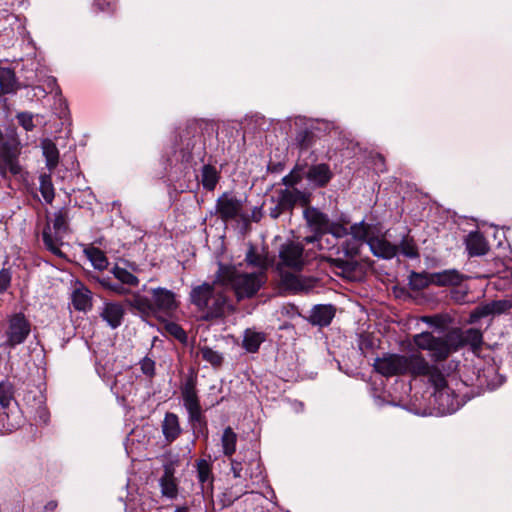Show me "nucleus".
I'll use <instances>...</instances> for the list:
<instances>
[{
    "label": "nucleus",
    "mask_w": 512,
    "mask_h": 512,
    "mask_svg": "<svg viewBox=\"0 0 512 512\" xmlns=\"http://www.w3.org/2000/svg\"><path fill=\"white\" fill-rule=\"evenodd\" d=\"M189 303L198 318L205 322H218L234 313L235 306L220 278L191 287Z\"/></svg>",
    "instance_id": "f257e3e1"
},
{
    "label": "nucleus",
    "mask_w": 512,
    "mask_h": 512,
    "mask_svg": "<svg viewBox=\"0 0 512 512\" xmlns=\"http://www.w3.org/2000/svg\"><path fill=\"white\" fill-rule=\"evenodd\" d=\"M373 367L377 373L385 377L408 374L413 378L426 375L428 369L432 368L431 363L421 353H385L375 359Z\"/></svg>",
    "instance_id": "f03ea898"
},
{
    "label": "nucleus",
    "mask_w": 512,
    "mask_h": 512,
    "mask_svg": "<svg viewBox=\"0 0 512 512\" xmlns=\"http://www.w3.org/2000/svg\"><path fill=\"white\" fill-rule=\"evenodd\" d=\"M302 180L301 168L296 165L289 174L282 178V184L287 188L279 189L271 197L274 206L269 208V216L278 219L285 213L292 214L296 204L307 206L311 202V194L295 188Z\"/></svg>",
    "instance_id": "7ed1b4c3"
},
{
    "label": "nucleus",
    "mask_w": 512,
    "mask_h": 512,
    "mask_svg": "<svg viewBox=\"0 0 512 512\" xmlns=\"http://www.w3.org/2000/svg\"><path fill=\"white\" fill-rule=\"evenodd\" d=\"M128 303L142 317L169 315L178 308L176 294L164 287L150 288L146 295L135 293Z\"/></svg>",
    "instance_id": "20e7f679"
},
{
    "label": "nucleus",
    "mask_w": 512,
    "mask_h": 512,
    "mask_svg": "<svg viewBox=\"0 0 512 512\" xmlns=\"http://www.w3.org/2000/svg\"><path fill=\"white\" fill-rule=\"evenodd\" d=\"M218 278L233 290L237 301L254 297L267 280L264 272L243 273L234 266L225 265L219 266Z\"/></svg>",
    "instance_id": "39448f33"
},
{
    "label": "nucleus",
    "mask_w": 512,
    "mask_h": 512,
    "mask_svg": "<svg viewBox=\"0 0 512 512\" xmlns=\"http://www.w3.org/2000/svg\"><path fill=\"white\" fill-rule=\"evenodd\" d=\"M209 129L213 130L212 125L203 120L188 121L185 128L180 133V153L182 161L190 163L194 159L204 161L206 156V140L204 133Z\"/></svg>",
    "instance_id": "423d86ee"
},
{
    "label": "nucleus",
    "mask_w": 512,
    "mask_h": 512,
    "mask_svg": "<svg viewBox=\"0 0 512 512\" xmlns=\"http://www.w3.org/2000/svg\"><path fill=\"white\" fill-rule=\"evenodd\" d=\"M430 369L423 377L428 378V382L434 388L432 395L433 402L441 414H451L460 407L459 398L448 387L447 380L436 364H431Z\"/></svg>",
    "instance_id": "0eeeda50"
},
{
    "label": "nucleus",
    "mask_w": 512,
    "mask_h": 512,
    "mask_svg": "<svg viewBox=\"0 0 512 512\" xmlns=\"http://www.w3.org/2000/svg\"><path fill=\"white\" fill-rule=\"evenodd\" d=\"M183 406L188 414V422L195 433L208 436V423L200 404L196 380L189 378L181 387Z\"/></svg>",
    "instance_id": "6e6552de"
},
{
    "label": "nucleus",
    "mask_w": 512,
    "mask_h": 512,
    "mask_svg": "<svg viewBox=\"0 0 512 512\" xmlns=\"http://www.w3.org/2000/svg\"><path fill=\"white\" fill-rule=\"evenodd\" d=\"M69 213L67 208H61L48 219L42 231V240L45 248L59 258H65L61 250L64 235L69 229Z\"/></svg>",
    "instance_id": "1a4fd4ad"
},
{
    "label": "nucleus",
    "mask_w": 512,
    "mask_h": 512,
    "mask_svg": "<svg viewBox=\"0 0 512 512\" xmlns=\"http://www.w3.org/2000/svg\"><path fill=\"white\" fill-rule=\"evenodd\" d=\"M310 244L301 241H288L281 245L279 249V262L277 268H290L294 271H301L305 265L316 258L314 248H306Z\"/></svg>",
    "instance_id": "9d476101"
},
{
    "label": "nucleus",
    "mask_w": 512,
    "mask_h": 512,
    "mask_svg": "<svg viewBox=\"0 0 512 512\" xmlns=\"http://www.w3.org/2000/svg\"><path fill=\"white\" fill-rule=\"evenodd\" d=\"M450 330L442 337L435 336L432 332L424 331L413 336V343L419 349L428 351L430 359L434 363L443 362L456 352L454 343L449 339Z\"/></svg>",
    "instance_id": "9b49d317"
},
{
    "label": "nucleus",
    "mask_w": 512,
    "mask_h": 512,
    "mask_svg": "<svg viewBox=\"0 0 512 512\" xmlns=\"http://www.w3.org/2000/svg\"><path fill=\"white\" fill-rule=\"evenodd\" d=\"M31 333V322L24 313L18 312L9 315L5 330L4 346L10 349L23 344Z\"/></svg>",
    "instance_id": "f8f14e48"
},
{
    "label": "nucleus",
    "mask_w": 512,
    "mask_h": 512,
    "mask_svg": "<svg viewBox=\"0 0 512 512\" xmlns=\"http://www.w3.org/2000/svg\"><path fill=\"white\" fill-rule=\"evenodd\" d=\"M303 217L312 235L303 238L304 243L310 244L317 240V236L327 234V228L330 218L316 207L304 206Z\"/></svg>",
    "instance_id": "ddd939ff"
},
{
    "label": "nucleus",
    "mask_w": 512,
    "mask_h": 512,
    "mask_svg": "<svg viewBox=\"0 0 512 512\" xmlns=\"http://www.w3.org/2000/svg\"><path fill=\"white\" fill-rule=\"evenodd\" d=\"M450 341L454 343L455 350L458 351L463 347H469L474 353L481 350L483 345V334L480 329L453 328L450 330Z\"/></svg>",
    "instance_id": "4468645a"
},
{
    "label": "nucleus",
    "mask_w": 512,
    "mask_h": 512,
    "mask_svg": "<svg viewBox=\"0 0 512 512\" xmlns=\"http://www.w3.org/2000/svg\"><path fill=\"white\" fill-rule=\"evenodd\" d=\"M243 203L231 193L225 192L216 200V213L224 221L228 222L240 216Z\"/></svg>",
    "instance_id": "2eb2a0df"
},
{
    "label": "nucleus",
    "mask_w": 512,
    "mask_h": 512,
    "mask_svg": "<svg viewBox=\"0 0 512 512\" xmlns=\"http://www.w3.org/2000/svg\"><path fill=\"white\" fill-rule=\"evenodd\" d=\"M194 467L201 493L203 496H212L215 480L213 462L210 459L200 458L195 461Z\"/></svg>",
    "instance_id": "dca6fc26"
},
{
    "label": "nucleus",
    "mask_w": 512,
    "mask_h": 512,
    "mask_svg": "<svg viewBox=\"0 0 512 512\" xmlns=\"http://www.w3.org/2000/svg\"><path fill=\"white\" fill-rule=\"evenodd\" d=\"M512 315V299L493 300L477 306L471 313L473 320L487 316Z\"/></svg>",
    "instance_id": "f3484780"
},
{
    "label": "nucleus",
    "mask_w": 512,
    "mask_h": 512,
    "mask_svg": "<svg viewBox=\"0 0 512 512\" xmlns=\"http://www.w3.org/2000/svg\"><path fill=\"white\" fill-rule=\"evenodd\" d=\"M124 316L125 308L120 302H104L100 310V317L112 329L122 325Z\"/></svg>",
    "instance_id": "a211bd4d"
},
{
    "label": "nucleus",
    "mask_w": 512,
    "mask_h": 512,
    "mask_svg": "<svg viewBox=\"0 0 512 512\" xmlns=\"http://www.w3.org/2000/svg\"><path fill=\"white\" fill-rule=\"evenodd\" d=\"M333 178V172L326 163L311 165L306 172V179L316 188H323Z\"/></svg>",
    "instance_id": "6ab92c4d"
},
{
    "label": "nucleus",
    "mask_w": 512,
    "mask_h": 512,
    "mask_svg": "<svg viewBox=\"0 0 512 512\" xmlns=\"http://www.w3.org/2000/svg\"><path fill=\"white\" fill-rule=\"evenodd\" d=\"M161 494L169 499L178 496V480L175 477V468L172 464H165L163 475L159 479Z\"/></svg>",
    "instance_id": "aec40b11"
},
{
    "label": "nucleus",
    "mask_w": 512,
    "mask_h": 512,
    "mask_svg": "<svg viewBox=\"0 0 512 512\" xmlns=\"http://www.w3.org/2000/svg\"><path fill=\"white\" fill-rule=\"evenodd\" d=\"M368 245L373 255L379 258L392 259L398 254V246L385 238H369Z\"/></svg>",
    "instance_id": "412c9836"
},
{
    "label": "nucleus",
    "mask_w": 512,
    "mask_h": 512,
    "mask_svg": "<svg viewBox=\"0 0 512 512\" xmlns=\"http://www.w3.org/2000/svg\"><path fill=\"white\" fill-rule=\"evenodd\" d=\"M465 246L470 257L483 256L489 251V244L479 231H472L466 236Z\"/></svg>",
    "instance_id": "4be33fe9"
},
{
    "label": "nucleus",
    "mask_w": 512,
    "mask_h": 512,
    "mask_svg": "<svg viewBox=\"0 0 512 512\" xmlns=\"http://www.w3.org/2000/svg\"><path fill=\"white\" fill-rule=\"evenodd\" d=\"M309 280L290 272H282L280 276V286L284 290L298 293L307 291L312 286L308 284Z\"/></svg>",
    "instance_id": "5701e85b"
},
{
    "label": "nucleus",
    "mask_w": 512,
    "mask_h": 512,
    "mask_svg": "<svg viewBox=\"0 0 512 512\" xmlns=\"http://www.w3.org/2000/svg\"><path fill=\"white\" fill-rule=\"evenodd\" d=\"M334 316L335 309L332 305H316L310 312L309 322L315 326L325 327L331 323Z\"/></svg>",
    "instance_id": "b1692460"
},
{
    "label": "nucleus",
    "mask_w": 512,
    "mask_h": 512,
    "mask_svg": "<svg viewBox=\"0 0 512 512\" xmlns=\"http://www.w3.org/2000/svg\"><path fill=\"white\" fill-rule=\"evenodd\" d=\"M181 432L179 417L175 413L167 412L162 422V433L165 440L172 443L180 436Z\"/></svg>",
    "instance_id": "393cba45"
},
{
    "label": "nucleus",
    "mask_w": 512,
    "mask_h": 512,
    "mask_svg": "<svg viewBox=\"0 0 512 512\" xmlns=\"http://www.w3.org/2000/svg\"><path fill=\"white\" fill-rule=\"evenodd\" d=\"M245 262L252 267L258 268V272H264L269 267V259L264 252H259L253 244L248 245L247 252L245 254Z\"/></svg>",
    "instance_id": "a878e982"
},
{
    "label": "nucleus",
    "mask_w": 512,
    "mask_h": 512,
    "mask_svg": "<svg viewBox=\"0 0 512 512\" xmlns=\"http://www.w3.org/2000/svg\"><path fill=\"white\" fill-rule=\"evenodd\" d=\"M220 171L211 164H204L200 171V182L207 191H214L219 180Z\"/></svg>",
    "instance_id": "bb28decb"
},
{
    "label": "nucleus",
    "mask_w": 512,
    "mask_h": 512,
    "mask_svg": "<svg viewBox=\"0 0 512 512\" xmlns=\"http://www.w3.org/2000/svg\"><path fill=\"white\" fill-rule=\"evenodd\" d=\"M337 239L332 235L329 237L327 234L317 236V240L310 242V248H314L316 253L318 251H329L332 255L339 256L341 249L337 244Z\"/></svg>",
    "instance_id": "cd10ccee"
},
{
    "label": "nucleus",
    "mask_w": 512,
    "mask_h": 512,
    "mask_svg": "<svg viewBox=\"0 0 512 512\" xmlns=\"http://www.w3.org/2000/svg\"><path fill=\"white\" fill-rule=\"evenodd\" d=\"M0 89L3 94L15 93L19 89L15 73L9 67H0Z\"/></svg>",
    "instance_id": "c85d7f7f"
},
{
    "label": "nucleus",
    "mask_w": 512,
    "mask_h": 512,
    "mask_svg": "<svg viewBox=\"0 0 512 512\" xmlns=\"http://www.w3.org/2000/svg\"><path fill=\"white\" fill-rule=\"evenodd\" d=\"M72 303L77 311H87L92 308V293L86 287H80L74 290L72 294Z\"/></svg>",
    "instance_id": "c756f323"
},
{
    "label": "nucleus",
    "mask_w": 512,
    "mask_h": 512,
    "mask_svg": "<svg viewBox=\"0 0 512 512\" xmlns=\"http://www.w3.org/2000/svg\"><path fill=\"white\" fill-rule=\"evenodd\" d=\"M41 148L46 160V167L53 171L59 163V151L56 144L50 139H44L41 142Z\"/></svg>",
    "instance_id": "7c9ffc66"
},
{
    "label": "nucleus",
    "mask_w": 512,
    "mask_h": 512,
    "mask_svg": "<svg viewBox=\"0 0 512 512\" xmlns=\"http://www.w3.org/2000/svg\"><path fill=\"white\" fill-rule=\"evenodd\" d=\"M431 281L438 286L459 285L462 282V275L456 270H444L432 273Z\"/></svg>",
    "instance_id": "2f4dec72"
},
{
    "label": "nucleus",
    "mask_w": 512,
    "mask_h": 512,
    "mask_svg": "<svg viewBox=\"0 0 512 512\" xmlns=\"http://www.w3.org/2000/svg\"><path fill=\"white\" fill-rule=\"evenodd\" d=\"M237 439L238 435L230 426L223 430L221 436L222 452L228 458H231L236 452Z\"/></svg>",
    "instance_id": "473e14b6"
},
{
    "label": "nucleus",
    "mask_w": 512,
    "mask_h": 512,
    "mask_svg": "<svg viewBox=\"0 0 512 512\" xmlns=\"http://www.w3.org/2000/svg\"><path fill=\"white\" fill-rule=\"evenodd\" d=\"M84 254L95 269L104 270L107 268L108 259L101 249L94 246H88L84 248Z\"/></svg>",
    "instance_id": "72a5a7b5"
},
{
    "label": "nucleus",
    "mask_w": 512,
    "mask_h": 512,
    "mask_svg": "<svg viewBox=\"0 0 512 512\" xmlns=\"http://www.w3.org/2000/svg\"><path fill=\"white\" fill-rule=\"evenodd\" d=\"M265 340V335L260 332L246 330L243 337V348L249 353H255L259 350L260 345Z\"/></svg>",
    "instance_id": "f704fd0d"
},
{
    "label": "nucleus",
    "mask_w": 512,
    "mask_h": 512,
    "mask_svg": "<svg viewBox=\"0 0 512 512\" xmlns=\"http://www.w3.org/2000/svg\"><path fill=\"white\" fill-rule=\"evenodd\" d=\"M372 225L365 221L354 223L350 226L349 233L353 236V239L360 242H367L371 236Z\"/></svg>",
    "instance_id": "c9c22d12"
},
{
    "label": "nucleus",
    "mask_w": 512,
    "mask_h": 512,
    "mask_svg": "<svg viewBox=\"0 0 512 512\" xmlns=\"http://www.w3.org/2000/svg\"><path fill=\"white\" fill-rule=\"evenodd\" d=\"M12 402H15V387L9 380H2L0 382V406L7 409Z\"/></svg>",
    "instance_id": "e433bc0d"
},
{
    "label": "nucleus",
    "mask_w": 512,
    "mask_h": 512,
    "mask_svg": "<svg viewBox=\"0 0 512 512\" xmlns=\"http://www.w3.org/2000/svg\"><path fill=\"white\" fill-rule=\"evenodd\" d=\"M246 464L245 476L254 482H261L264 479V469L259 458L250 459Z\"/></svg>",
    "instance_id": "4c0bfd02"
},
{
    "label": "nucleus",
    "mask_w": 512,
    "mask_h": 512,
    "mask_svg": "<svg viewBox=\"0 0 512 512\" xmlns=\"http://www.w3.org/2000/svg\"><path fill=\"white\" fill-rule=\"evenodd\" d=\"M111 272L114 275V277L124 286L136 287L139 284L138 277L125 268L115 265L112 268Z\"/></svg>",
    "instance_id": "58836bf2"
},
{
    "label": "nucleus",
    "mask_w": 512,
    "mask_h": 512,
    "mask_svg": "<svg viewBox=\"0 0 512 512\" xmlns=\"http://www.w3.org/2000/svg\"><path fill=\"white\" fill-rule=\"evenodd\" d=\"M39 183H40V193L42 197L44 198L45 202L48 204H51L55 197V190L52 183L51 175L50 174H42L39 177Z\"/></svg>",
    "instance_id": "ea45409f"
},
{
    "label": "nucleus",
    "mask_w": 512,
    "mask_h": 512,
    "mask_svg": "<svg viewBox=\"0 0 512 512\" xmlns=\"http://www.w3.org/2000/svg\"><path fill=\"white\" fill-rule=\"evenodd\" d=\"M398 246V252L408 258H417L419 256L418 249L416 243L412 237L408 234L404 235L401 238V241Z\"/></svg>",
    "instance_id": "a19ab883"
},
{
    "label": "nucleus",
    "mask_w": 512,
    "mask_h": 512,
    "mask_svg": "<svg viewBox=\"0 0 512 512\" xmlns=\"http://www.w3.org/2000/svg\"><path fill=\"white\" fill-rule=\"evenodd\" d=\"M199 353L201 354L202 359L211 364L214 368L220 367L224 361L222 353L213 350L208 346L200 347Z\"/></svg>",
    "instance_id": "79ce46f5"
},
{
    "label": "nucleus",
    "mask_w": 512,
    "mask_h": 512,
    "mask_svg": "<svg viewBox=\"0 0 512 512\" xmlns=\"http://www.w3.org/2000/svg\"><path fill=\"white\" fill-rule=\"evenodd\" d=\"M98 283L106 290H109L117 295H126L130 290L125 287L121 282H113L110 277L98 278Z\"/></svg>",
    "instance_id": "37998d69"
},
{
    "label": "nucleus",
    "mask_w": 512,
    "mask_h": 512,
    "mask_svg": "<svg viewBox=\"0 0 512 512\" xmlns=\"http://www.w3.org/2000/svg\"><path fill=\"white\" fill-rule=\"evenodd\" d=\"M314 138V132L308 128H304L296 133L295 141L300 149H308L312 146Z\"/></svg>",
    "instance_id": "c03bdc74"
},
{
    "label": "nucleus",
    "mask_w": 512,
    "mask_h": 512,
    "mask_svg": "<svg viewBox=\"0 0 512 512\" xmlns=\"http://www.w3.org/2000/svg\"><path fill=\"white\" fill-rule=\"evenodd\" d=\"M431 279H432V273L426 274V273L413 272L410 276V285H411L412 289L421 290V289L426 288L430 284H433Z\"/></svg>",
    "instance_id": "a18cd8bd"
},
{
    "label": "nucleus",
    "mask_w": 512,
    "mask_h": 512,
    "mask_svg": "<svg viewBox=\"0 0 512 512\" xmlns=\"http://www.w3.org/2000/svg\"><path fill=\"white\" fill-rule=\"evenodd\" d=\"M327 234H330L339 240L346 237L349 234V230L344 224L330 220L327 228Z\"/></svg>",
    "instance_id": "49530a36"
},
{
    "label": "nucleus",
    "mask_w": 512,
    "mask_h": 512,
    "mask_svg": "<svg viewBox=\"0 0 512 512\" xmlns=\"http://www.w3.org/2000/svg\"><path fill=\"white\" fill-rule=\"evenodd\" d=\"M165 329L170 335H172L181 343H185L187 341V333L179 324L175 322H168L165 325Z\"/></svg>",
    "instance_id": "de8ad7c7"
},
{
    "label": "nucleus",
    "mask_w": 512,
    "mask_h": 512,
    "mask_svg": "<svg viewBox=\"0 0 512 512\" xmlns=\"http://www.w3.org/2000/svg\"><path fill=\"white\" fill-rule=\"evenodd\" d=\"M16 119L21 127L26 131H33L35 128L34 115L31 112H19Z\"/></svg>",
    "instance_id": "09e8293b"
},
{
    "label": "nucleus",
    "mask_w": 512,
    "mask_h": 512,
    "mask_svg": "<svg viewBox=\"0 0 512 512\" xmlns=\"http://www.w3.org/2000/svg\"><path fill=\"white\" fill-rule=\"evenodd\" d=\"M142 373L148 377L153 378L155 376V361L149 357H144L139 362Z\"/></svg>",
    "instance_id": "8fccbe9b"
},
{
    "label": "nucleus",
    "mask_w": 512,
    "mask_h": 512,
    "mask_svg": "<svg viewBox=\"0 0 512 512\" xmlns=\"http://www.w3.org/2000/svg\"><path fill=\"white\" fill-rule=\"evenodd\" d=\"M341 253L350 258L356 256L359 253V245L356 243V240L343 242Z\"/></svg>",
    "instance_id": "3c124183"
},
{
    "label": "nucleus",
    "mask_w": 512,
    "mask_h": 512,
    "mask_svg": "<svg viewBox=\"0 0 512 512\" xmlns=\"http://www.w3.org/2000/svg\"><path fill=\"white\" fill-rule=\"evenodd\" d=\"M12 274L10 269L3 268L0 270V294L8 290L11 285Z\"/></svg>",
    "instance_id": "603ef678"
},
{
    "label": "nucleus",
    "mask_w": 512,
    "mask_h": 512,
    "mask_svg": "<svg viewBox=\"0 0 512 512\" xmlns=\"http://www.w3.org/2000/svg\"><path fill=\"white\" fill-rule=\"evenodd\" d=\"M94 5L99 12L114 13L116 11V0H95Z\"/></svg>",
    "instance_id": "864d4df0"
},
{
    "label": "nucleus",
    "mask_w": 512,
    "mask_h": 512,
    "mask_svg": "<svg viewBox=\"0 0 512 512\" xmlns=\"http://www.w3.org/2000/svg\"><path fill=\"white\" fill-rule=\"evenodd\" d=\"M230 460V470L233 474V477L234 478H242L244 477L243 475V463L233 457L229 458Z\"/></svg>",
    "instance_id": "5fc2aeb1"
},
{
    "label": "nucleus",
    "mask_w": 512,
    "mask_h": 512,
    "mask_svg": "<svg viewBox=\"0 0 512 512\" xmlns=\"http://www.w3.org/2000/svg\"><path fill=\"white\" fill-rule=\"evenodd\" d=\"M328 261L331 262L332 265H334L337 268H340L342 270H346L349 268L350 263L347 260H344L340 257L338 258H329Z\"/></svg>",
    "instance_id": "6e6d98bb"
},
{
    "label": "nucleus",
    "mask_w": 512,
    "mask_h": 512,
    "mask_svg": "<svg viewBox=\"0 0 512 512\" xmlns=\"http://www.w3.org/2000/svg\"><path fill=\"white\" fill-rule=\"evenodd\" d=\"M57 508V502L52 500V501H49L45 506H44V509L45 511L47 512H53L55 509Z\"/></svg>",
    "instance_id": "4d7b16f0"
},
{
    "label": "nucleus",
    "mask_w": 512,
    "mask_h": 512,
    "mask_svg": "<svg viewBox=\"0 0 512 512\" xmlns=\"http://www.w3.org/2000/svg\"><path fill=\"white\" fill-rule=\"evenodd\" d=\"M422 321L430 325H437L436 317L425 316Z\"/></svg>",
    "instance_id": "13d9d810"
},
{
    "label": "nucleus",
    "mask_w": 512,
    "mask_h": 512,
    "mask_svg": "<svg viewBox=\"0 0 512 512\" xmlns=\"http://www.w3.org/2000/svg\"><path fill=\"white\" fill-rule=\"evenodd\" d=\"M174 512H189V508L187 506H177Z\"/></svg>",
    "instance_id": "bf43d9fd"
},
{
    "label": "nucleus",
    "mask_w": 512,
    "mask_h": 512,
    "mask_svg": "<svg viewBox=\"0 0 512 512\" xmlns=\"http://www.w3.org/2000/svg\"><path fill=\"white\" fill-rule=\"evenodd\" d=\"M48 85L49 86H55L57 89H59V87L56 84V79L55 78H49L48 79Z\"/></svg>",
    "instance_id": "052dcab7"
},
{
    "label": "nucleus",
    "mask_w": 512,
    "mask_h": 512,
    "mask_svg": "<svg viewBox=\"0 0 512 512\" xmlns=\"http://www.w3.org/2000/svg\"><path fill=\"white\" fill-rule=\"evenodd\" d=\"M256 511L257 512H270L269 509H265V507H263V506H258L256 508Z\"/></svg>",
    "instance_id": "680f3d73"
},
{
    "label": "nucleus",
    "mask_w": 512,
    "mask_h": 512,
    "mask_svg": "<svg viewBox=\"0 0 512 512\" xmlns=\"http://www.w3.org/2000/svg\"><path fill=\"white\" fill-rule=\"evenodd\" d=\"M281 169H282V164H280V163H279V164H277V165L275 166V170H277V171H278V170H281Z\"/></svg>",
    "instance_id": "e2e57ef3"
}]
</instances>
